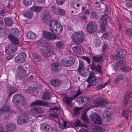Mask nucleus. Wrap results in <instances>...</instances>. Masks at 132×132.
I'll return each instance as SVG.
<instances>
[{"instance_id":"1","label":"nucleus","mask_w":132,"mask_h":132,"mask_svg":"<svg viewBox=\"0 0 132 132\" xmlns=\"http://www.w3.org/2000/svg\"><path fill=\"white\" fill-rule=\"evenodd\" d=\"M51 19V15L48 12L44 15L42 20L45 23L50 25V30L51 32H55L57 34H60L62 30V27L57 20L52 21Z\"/></svg>"},{"instance_id":"2","label":"nucleus","mask_w":132,"mask_h":132,"mask_svg":"<svg viewBox=\"0 0 132 132\" xmlns=\"http://www.w3.org/2000/svg\"><path fill=\"white\" fill-rule=\"evenodd\" d=\"M13 101L16 104L17 110L18 111L22 112V107L27 104L24 97L21 94L15 95L13 96Z\"/></svg>"},{"instance_id":"3","label":"nucleus","mask_w":132,"mask_h":132,"mask_svg":"<svg viewBox=\"0 0 132 132\" xmlns=\"http://www.w3.org/2000/svg\"><path fill=\"white\" fill-rule=\"evenodd\" d=\"M71 38L75 42L81 44L84 40L85 37L83 32L80 31L74 33L71 36Z\"/></svg>"},{"instance_id":"4","label":"nucleus","mask_w":132,"mask_h":132,"mask_svg":"<svg viewBox=\"0 0 132 132\" xmlns=\"http://www.w3.org/2000/svg\"><path fill=\"white\" fill-rule=\"evenodd\" d=\"M99 80L100 78L98 77H96L94 73H91L86 80V81L88 83L87 87L89 88L91 86L96 85Z\"/></svg>"},{"instance_id":"5","label":"nucleus","mask_w":132,"mask_h":132,"mask_svg":"<svg viewBox=\"0 0 132 132\" xmlns=\"http://www.w3.org/2000/svg\"><path fill=\"white\" fill-rule=\"evenodd\" d=\"M12 33L14 36L11 34H9L8 36L9 39L12 42L16 44H18L19 42V41L14 37V36L18 37L20 34V31L18 29L14 28L12 29Z\"/></svg>"},{"instance_id":"6","label":"nucleus","mask_w":132,"mask_h":132,"mask_svg":"<svg viewBox=\"0 0 132 132\" xmlns=\"http://www.w3.org/2000/svg\"><path fill=\"white\" fill-rule=\"evenodd\" d=\"M86 27L87 31L91 33L96 32L97 29V27L96 23L93 22H91L88 23L87 24Z\"/></svg>"},{"instance_id":"7","label":"nucleus","mask_w":132,"mask_h":132,"mask_svg":"<svg viewBox=\"0 0 132 132\" xmlns=\"http://www.w3.org/2000/svg\"><path fill=\"white\" fill-rule=\"evenodd\" d=\"M40 53L44 57H47L53 55V52L52 48L47 47L44 50H42L40 52Z\"/></svg>"},{"instance_id":"8","label":"nucleus","mask_w":132,"mask_h":132,"mask_svg":"<svg viewBox=\"0 0 132 132\" xmlns=\"http://www.w3.org/2000/svg\"><path fill=\"white\" fill-rule=\"evenodd\" d=\"M10 44L6 46L5 48V52L7 54H11L15 52L17 50V47L16 44Z\"/></svg>"},{"instance_id":"9","label":"nucleus","mask_w":132,"mask_h":132,"mask_svg":"<svg viewBox=\"0 0 132 132\" xmlns=\"http://www.w3.org/2000/svg\"><path fill=\"white\" fill-rule=\"evenodd\" d=\"M75 61L73 58L70 56L68 57L61 61L62 65L65 67H69L73 64Z\"/></svg>"},{"instance_id":"10","label":"nucleus","mask_w":132,"mask_h":132,"mask_svg":"<svg viewBox=\"0 0 132 132\" xmlns=\"http://www.w3.org/2000/svg\"><path fill=\"white\" fill-rule=\"evenodd\" d=\"M93 103L95 106H105L108 103V102L103 98H99L96 99L93 102Z\"/></svg>"},{"instance_id":"11","label":"nucleus","mask_w":132,"mask_h":132,"mask_svg":"<svg viewBox=\"0 0 132 132\" xmlns=\"http://www.w3.org/2000/svg\"><path fill=\"white\" fill-rule=\"evenodd\" d=\"M26 55L24 52L19 53L15 57V61L17 63H21L24 62L26 60Z\"/></svg>"},{"instance_id":"12","label":"nucleus","mask_w":132,"mask_h":132,"mask_svg":"<svg viewBox=\"0 0 132 132\" xmlns=\"http://www.w3.org/2000/svg\"><path fill=\"white\" fill-rule=\"evenodd\" d=\"M89 119L93 122L96 124H100L102 123L101 118L96 113H93L90 116Z\"/></svg>"},{"instance_id":"13","label":"nucleus","mask_w":132,"mask_h":132,"mask_svg":"<svg viewBox=\"0 0 132 132\" xmlns=\"http://www.w3.org/2000/svg\"><path fill=\"white\" fill-rule=\"evenodd\" d=\"M29 120V118L27 114H23L20 116L17 120L18 124L21 125L26 123Z\"/></svg>"},{"instance_id":"14","label":"nucleus","mask_w":132,"mask_h":132,"mask_svg":"<svg viewBox=\"0 0 132 132\" xmlns=\"http://www.w3.org/2000/svg\"><path fill=\"white\" fill-rule=\"evenodd\" d=\"M18 74L17 75V77L20 79L24 77L26 72V70L22 66H19L18 67Z\"/></svg>"},{"instance_id":"15","label":"nucleus","mask_w":132,"mask_h":132,"mask_svg":"<svg viewBox=\"0 0 132 132\" xmlns=\"http://www.w3.org/2000/svg\"><path fill=\"white\" fill-rule=\"evenodd\" d=\"M43 35L45 38L48 40L54 39L56 37L55 35L47 31H43Z\"/></svg>"},{"instance_id":"16","label":"nucleus","mask_w":132,"mask_h":132,"mask_svg":"<svg viewBox=\"0 0 132 132\" xmlns=\"http://www.w3.org/2000/svg\"><path fill=\"white\" fill-rule=\"evenodd\" d=\"M111 113L108 109H106L103 111L102 116L103 119L105 122L110 121L111 119Z\"/></svg>"},{"instance_id":"17","label":"nucleus","mask_w":132,"mask_h":132,"mask_svg":"<svg viewBox=\"0 0 132 132\" xmlns=\"http://www.w3.org/2000/svg\"><path fill=\"white\" fill-rule=\"evenodd\" d=\"M49 103L41 100H38L33 102L30 104L31 106H34L37 105H43L45 106H48Z\"/></svg>"},{"instance_id":"18","label":"nucleus","mask_w":132,"mask_h":132,"mask_svg":"<svg viewBox=\"0 0 132 132\" xmlns=\"http://www.w3.org/2000/svg\"><path fill=\"white\" fill-rule=\"evenodd\" d=\"M51 67L52 72H57L61 69L59 63L58 62L53 63L51 65Z\"/></svg>"},{"instance_id":"19","label":"nucleus","mask_w":132,"mask_h":132,"mask_svg":"<svg viewBox=\"0 0 132 132\" xmlns=\"http://www.w3.org/2000/svg\"><path fill=\"white\" fill-rule=\"evenodd\" d=\"M6 130L10 132L14 131L16 128V125L13 123H9L5 125Z\"/></svg>"},{"instance_id":"20","label":"nucleus","mask_w":132,"mask_h":132,"mask_svg":"<svg viewBox=\"0 0 132 132\" xmlns=\"http://www.w3.org/2000/svg\"><path fill=\"white\" fill-rule=\"evenodd\" d=\"M131 92L129 90L127 91L124 97V103L125 105H128L129 102V101L128 100L130 98Z\"/></svg>"},{"instance_id":"21","label":"nucleus","mask_w":132,"mask_h":132,"mask_svg":"<svg viewBox=\"0 0 132 132\" xmlns=\"http://www.w3.org/2000/svg\"><path fill=\"white\" fill-rule=\"evenodd\" d=\"M51 84L55 87H57L60 86L62 84V81L58 79H53L50 81Z\"/></svg>"},{"instance_id":"22","label":"nucleus","mask_w":132,"mask_h":132,"mask_svg":"<svg viewBox=\"0 0 132 132\" xmlns=\"http://www.w3.org/2000/svg\"><path fill=\"white\" fill-rule=\"evenodd\" d=\"M84 13V15L81 13H79V14L78 17L82 20L86 19L87 18L86 15H88L90 14V11L89 9H86Z\"/></svg>"},{"instance_id":"23","label":"nucleus","mask_w":132,"mask_h":132,"mask_svg":"<svg viewBox=\"0 0 132 132\" xmlns=\"http://www.w3.org/2000/svg\"><path fill=\"white\" fill-rule=\"evenodd\" d=\"M27 37L29 39H34L36 38V34L33 32L30 31L27 33Z\"/></svg>"},{"instance_id":"24","label":"nucleus","mask_w":132,"mask_h":132,"mask_svg":"<svg viewBox=\"0 0 132 132\" xmlns=\"http://www.w3.org/2000/svg\"><path fill=\"white\" fill-rule=\"evenodd\" d=\"M73 100L72 97H67L65 98L64 101L69 107H71L72 105L71 103Z\"/></svg>"},{"instance_id":"25","label":"nucleus","mask_w":132,"mask_h":132,"mask_svg":"<svg viewBox=\"0 0 132 132\" xmlns=\"http://www.w3.org/2000/svg\"><path fill=\"white\" fill-rule=\"evenodd\" d=\"M50 93L48 92H45L42 97V99L44 100H47L51 97Z\"/></svg>"},{"instance_id":"26","label":"nucleus","mask_w":132,"mask_h":132,"mask_svg":"<svg viewBox=\"0 0 132 132\" xmlns=\"http://www.w3.org/2000/svg\"><path fill=\"white\" fill-rule=\"evenodd\" d=\"M30 10L31 11H34L36 12H39L42 11V8L40 6H34L30 8Z\"/></svg>"},{"instance_id":"27","label":"nucleus","mask_w":132,"mask_h":132,"mask_svg":"<svg viewBox=\"0 0 132 132\" xmlns=\"http://www.w3.org/2000/svg\"><path fill=\"white\" fill-rule=\"evenodd\" d=\"M103 57L102 56H93L92 60L97 62H100L103 60Z\"/></svg>"},{"instance_id":"28","label":"nucleus","mask_w":132,"mask_h":132,"mask_svg":"<svg viewBox=\"0 0 132 132\" xmlns=\"http://www.w3.org/2000/svg\"><path fill=\"white\" fill-rule=\"evenodd\" d=\"M5 23L6 25L9 26H12V21L11 19L8 17L5 18L4 20Z\"/></svg>"},{"instance_id":"29","label":"nucleus","mask_w":132,"mask_h":132,"mask_svg":"<svg viewBox=\"0 0 132 132\" xmlns=\"http://www.w3.org/2000/svg\"><path fill=\"white\" fill-rule=\"evenodd\" d=\"M130 113V111L128 110H123L122 112V116L123 117L125 118L126 120H127Z\"/></svg>"},{"instance_id":"30","label":"nucleus","mask_w":132,"mask_h":132,"mask_svg":"<svg viewBox=\"0 0 132 132\" xmlns=\"http://www.w3.org/2000/svg\"><path fill=\"white\" fill-rule=\"evenodd\" d=\"M49 126L46 123H43L40 125V129L42 131L44 132Z\"/></svg>"},{"instance_id":"31","label":"nucleus","mask_w":132,"mask_h":132,"mask_svg":"<svg viewBox=\"0 0 132 132\" xmlns=\"http://www.w3.org/2000/svg\"><path fill=\"white\" fill-rule=\"evenodd\" d=\"M90 18L97 19L99 18V16L98 13L95 12L93 11H92L90 13Z\"/></svg>"},{"instance_id":"32","label":"nucleus","mask_w":132,"mask_h":132,"mask_svg":"<svg viewBox=\"0 0 132 132\" xmlns=\"http://www.w3.org/2000/svg\"><path fill=\"white\" fill-rule=\"evenodd\" d=\"M125 33L129 37H132V30L130 28H128L126 29Z\"/></svg>"},{"instance_id":"33","label":"nucleus","mask_w":132,"mask_h":132,"mask_svg":"<svg viewBox=\"0 0 132 132\" xmlns=\"http://www.w3.org/2000/svg\"><path fill=\"white\" fill-rule=\"evenodd\" d=\"M85 69L84 68L82 69L78 70L79 73L80 75L83 77H86L87 76V72H85Z\"/></svg>"},{"instance_id":"34","label":"nucleus","mask_w":132,"mask_h":132,"mask_svg":"<svg viewBox=\"0 0 132 132\" xmlns=\"http://www.w3.org/2000/svg\"><path fill=\"white\" fill-rule=\"evenodd\" d=\"M73 51L76 53H79L81 52V48L78 46H76L72 48Z\"/></svg>"},{"instance_id":"35","label":"nucleus","mask_w":132,"mask_h":132,"mask_svg":"<svg viewBox=\"0 0 132 132\" xmlns=\"http://www.w3.org/2000/svg\"><path fill=\"white\" fill-rule=\"evenodd\" d=\"M78 98L80 100L81 102H82L87 103L89 100V98L86 97H82L80 96Z\"/></svg>"},{"instance_id":"36","label":"nucleus","mask_w":132,"mask_h":132,"mask_svg":"<svg viewBox=\"0 0 132 132\" xmlns=\"http://www.w3.org/2000/svg\"><path fill=\"white\" fill-rule=\"evenodd\" d=\"M23 15L27 18H31L33 16V13L31 12H27L23 13Z\"/></svg>"},{"instance_id":"37","label":"nucleus","mask_w":132,"mask_h":132,"mask_svg":"<svg viewBox=\"0 0 132 132\" xmlns=\"http://www.w3.org/2000/svg\"><path fill=\"white\" fill-rule=\"evenodd\" d=\"M124 77V76L123 75H119L115 80V83H118L120 80L123 79Z\"/></svg>"},{"instance_id":"38","label":"nucleus","mask_w":132,"mask_h":132,"mask_svg":"<svg viewBox=\"0 0 132 132\" xmlns=\"http://www.w3.org/2000/svg\"><path fill=\"white\" fill-rule=\"evenodd\" d=\"M120 70L122 72H126L130 71V68L128 66H125L120 68Z\"/></svg>"},{"instance_id":"39","label":"nucleus","mask_w":132,"mask_h":132,"mask_svg":"<svg viewBox=\"0 0 132 132\" xmlns=\"http://www.w3.org/2000/svg\"><path fill=\"white\" fill-rule=\"evenodd\" d=\"M108 18V16L106 15H102L101 17V19L103 23L106 24Z\"/></svg>"},{"instance_id":"40","label":"nucleus","mask_w":132,"mask_h":132,"mask_svg":"<svg viewBox=\"0 0 132 132\" xmlns=\"http://www.w3.org/2000/svg\"><path fill=\"white\" fill-rule=\"evenodd\" d=\"M10 108V107L8 105L3 106L1 109V111L2 112H5L8 111Z\"/></svg>"},{"instance_id":"41","label":"nucleus","mask_w":132,"mask_h":132,"mask_svg":"<svg viewBox=\"0 0 132 132\" xmlns=\"http://www.w3.org/2000/svg\"><path fill=\"white\" fill-rule=\"evenodd\" d=\"M9 96H10L16 91V89L15 87H10L9 88Z\"/></svg>"},{"instance_id":"42","label":"nucleus","mask_w":132,"mask_h":132,"mask_svg":"<svg viewBox=\"0 0 132 132\" xmlns=\"http://www.w3.org/2000/svg\"><path fill=\"white\" fill-rule=\"evenodd\" d=\"M56 45V47L60 49L63 48L64 46L63 43L61 42H57Z\"/></svg>"},{"instance_id":"43","label":"nucleus","mask_w":132,"mask_h":132,"mask_svg":"<svg viewBox=\"0 0 132 132\" xmlns=\"http://www.w3.org/2000/svg\"><path fill=\"white\" fill-rule=\"evenodd\" d=\"M7 35V33L4 29L0 28V36L3 37L6 36Z\"/></svg>"},{"instance_id":"44","label":"nucleus","mask_w":132,"mask_h":132,"mask_svg":"<svg viewBox=\"0 0 132 132\" xmlns=\"http://www.w3.org/2000/svg\"><path fill=\"white\" fill-rule=\"evenodd\" d=\"M92 129L94 131L97 132H100L102 131V128L100 127L94 126Z\"/></svg>"},{"instance_id":"45","label":"nucleus","mask_w":132,"mask_h":132,"mask_svg":"<svg viewBox=\"0 0 132 132\" xmlns=\"http://www.w3.org/2000/svg\"><path fill=\"white\" fill-rule=\"evenodd\" d=\"M116 64L117 66H122L125 65L126 64V63L124 60H121L117 61Z\"/></svg>"},{"instance_id":"46","label":"nucleus","mask_w":132,"mask_h":132,"mask_svg":"<svg viewBox=\"0 0 132 132\" xmlns=\"http://www.w3.org/2000/svg\"><path fill=\"white\" fill-rule=\"evenodd\" d=\"M73 125L75 126H79L80 127H82V125L79 119H77L73 123Z\"/></svg>"},{"instance_id":"47","label":"nucleus","mask_w":132,"mask_h":132,"mask_svg":"<svg viewBox=\"0 0 132 132\" xmlns=\"http://www.w3.org/2000/svg\"><path fill=\"white\" fill-rule=\"evenodd\" d=\"M113 58L116 60H118L119 59H121L122 57H121V56L118 52L117 54H114L113 56Z\"/></svg>"},{"instance_id":"48","label":"nucleus","mask_w":132,"mask_h":132,"mask_svg":"<svg viewBox=\"0 0 132 132\" xmlns=\"http://www.w3.org/2000/svg\"><path fill=\"white\" fill-rule=\"evenodd\" d=\"M37 90L36 87H31L29 86L28 88V91L30 93H32L34 91H37Z\"/></svg>"},{"instance_id":"49","label":"nucleus","mask_w":132,"mask_h":132,"mask_svg":"<svg viewBox=\"0 0 132 132\" xmlns=\"http://www.w3.org/2000/svg\"><path fill=\"white\" fill-rule=\"evenodd\" d=\"M81 118L84 121L87 123L88 121L87 120V117L86 113H83L81 114Z\"/></svg>"},{"instance_id":"50","label":"nucleus","mask_w":132,"mask_h":132,"mask_svg":"<svg viewBox=\"0 0 132 132\" xmlns=\"http://www.w3.org/2000/svg\"><path fill=\"white\" fill-rule=\"evenodd\" d=\"M119 52L121 56V57H122V58L127 53L126 51L124 49L121 50L120 52Z\"/></svg>"},{"instance_id":"51","label":"nucleus","mask_w":132,"mask_h":132,"mask_svg":"<svg viewBox=\"0 0 132 132\" xmlns=\"http://www.w3.org/2000/svg\"><path fill=\"white\" fill-rule=\"evenodd\" d=\"M95 45L96 47H99L101 44V42L98 39H96L94 42Z\"/></svg>"},{"instance_id":"52","label":"nucleus","mask_w":132,"mask_h":132,"mask_svg":"<svg viewBox=\"0 0 132 132\" xmlns=\"http://www.w3.org/2000/svg\"><path fill=\"white\" fill-rule=\"evenodd\" d=\"M79 67L78 68V70H80V69H84V63L82 61H79Z\"/></svg>"},{"instance_id":"53","label":"nucleus","mask_w":132,"mask_h":132,"mask_svg":"<svg viewBox=\"0 0 132 132\" xmlns=\"http://www.w3.org/2000/svg\"><path fill=\"white\" fill-rule=\"evenodd\" d=\"M33 56L34 58V60L35 61L36 60H36L38 61L40 58V56L36 53L33 54Z\"/></svg>"},{"instance_id":"54","label":"nucleus","mask_w":132,"mask_h":132,"mask_svg":"<svg viewBox=\"0 0 132 132\" xmlns=\"http://www.w3.org/2000/svg\"><path fill=\"white\" fill-rule=\"evenodd\" d=\"M82 93V92L79 89H78V90L77 92L76 93L75 95L73 97V99H74L76 98L77 96L81 95Z\"/></svg>"},{"instance_id":"55","label":"nucleus","mask_w":132,"mask_h":132,"mask_svg":"<svg viewBox=\"0 0 132 132\" xmlns=\"http://www.w3.org/2000/svg\"><path fill=\"white\" fill-rule=\"evenodd\" d=\"M32 0H23V3L26 6H29L31 4Z\"/></svg>"},{"instance_id":"56","label":"nucleus","mask_w":132,"mask_h":132,"mask_svg":"<svg viewBox=\"0 0 132 132\" xmlns=\"http://www.w3.org/2000/svg\"><path fill=\"white\" fill-rule=\"evenodd\" d=\"M52 10V11L55 14L57 13L58 9L57 8L56 6L53 5L51 7Z\"/></svg>"},{"instance_id":"57","label":"nucleus","mask_w":132,"mask_h":132,"mask_svg":"<svg viewBox=\"0 0 132 132\" xmlns=\"http://www.w3.org/2000/svg\"><path fill=\"white\" fill-rule=\"evenodd\" d=\"M57 4L59 5H61L65 2V0H55Z\"/></svg>"},{"instance_id":"58","label":"nucleus","mask_w":132,"mask_h":132,"mask_svg":"<svg viewBox=\"0 0 132 132\" xmlns=\"http://www.w3.org/2000/svg\"><path fill=\"white\" fill-rule=\"evenodd\" d=\"M82 109V108H75L74 109V112L75 114H77L79 113V111Z\"/></svg>"},{"instance_id":"59","label":"nucleus","mask_w":132,"mask_h":132,"mask_svg":"<svg viewBox=\"0 0 132 132\" xmlns=\"http://www.w3.org/2000/svg\"><path fill=\"white\" fill-rule=\"evenodd\" d=\"M37 113H42L43 112V109L41 107L38 106L36 107Z\"/></svg>"},{"instance_id":"60","label":"nucleus","mask_w":132,"mask_h":132,"mask_svg":"<svg viewBox=\"0 0 132 132\" xmlns=\"http://www.w3.org/2000/svg\"><path fill=\"white\" fill-rule=\"evenodd\" d=\"M107 85V84L105 83L104 84L99 85L98 86L97 89L100 90L103 88H104L105 86Z\"/></svg>"},{"instance_id":"61","label":"nucleus","mask_w":132,"mask_h":132,"mask_svg":"<svg viewBox=\"0 0 132 132\" xmlns=\"http://www.w3.org/2000/svg\"><path fill=\"white\" fill-rule=\"evenodd\" d=\"M82 58L86 61L88 64L90 63V60L88 57L86 56H82Z\"/></svg>"},{"instance_id":"62","label":"nucleus","mask_w":132,"mask_h":132,"mask_svg":"<svg viewBox=\"0 0 132 132\" xmlns=\"http://www.w3.org/2000/svg\"><path fill=\"white\" fill-rule=\"evenodd\" d=\"M53 129L49 125L44 132H52Z\"/></svg>"},{"instance_id":"63","label":"nucleus","mask_w":132,"mask_h":132,"mask_svg":"<svg viewBox=\"0 0 132 132\" xmlns=\"http://www.w3.org/2000/svg\"><path fill=\"white\" fill-rule=\"evenodd\" d=\"M105 23H101L100 24V27L101 29L102 30H105Z\"/></svg>"},{"instance_id":"64","label":"nucleus","mask_w":132,"mask_h":132,"mask_svg":"<svg viewBox=\"0 0 132 132\" xmlns=\"http://www.w3.org/2000/svg\"><path fill=\"white\" fill-rule=\"evenodd\" d=\"M59 14L61 15H64L65 13V11L64 10L61 9H60L59 10Z\"/></svg>"}]
</instances>
